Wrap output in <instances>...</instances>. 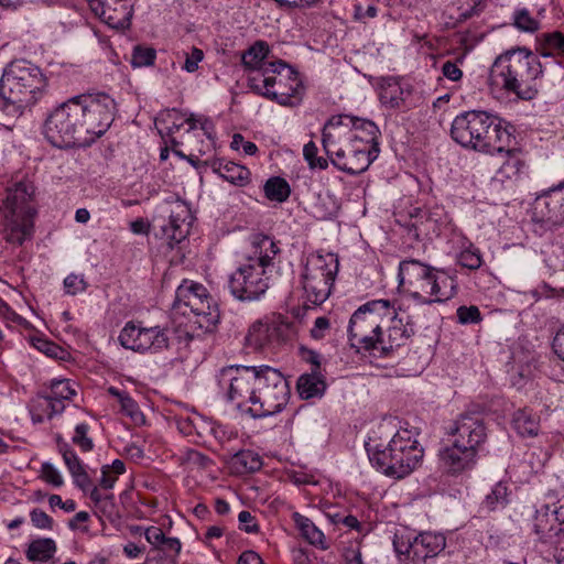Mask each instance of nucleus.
Masks as SVG:
<instances>
[{
  "instance_id": "nucleus-13",
  "label": "nucleus",
  "mask_w": 564,
  "mask_h": 564,
  "mask_svg": "<svg viewBox=\"0 0 564 564\" xmlns=\"http://www.w3.org/2000/svg\"><path fill=\"white\" fill-rule=\"evenodd\" d=\"M387 300H372L359 306L348 325V340L352 348L375 350L383 343L382 323L386 322Z\"/></svg>"
},
{
  "instance_id": "nucleus-47",
  "label": "nucleus",
  "mask_w": 564,
  "mask_h": 564,
  "mask_svg": "<svg viewBox=\"0 0 564 564\" xmlns=\"http://www.w3.org/2000/svg\"><path fill=\"white\" fill-rule=\"evenodd\" d=\"M89 425L86 423L77 424L72 442L80 448L82 452H90L94 448V442L88 436Z\"/></svg>"
},
{
  "instance_id": "nucleus-11",
  "label": "nucleus",
  "mask_w": 564,
  "mask_h": 564,
  "mask_svg": "<svg viewBox=\"0 0 564 564\" xmlns=\"http://www.w3.org/2000/svg\"><path fill=\"white\" fill-rule=\"evenodd\" d=\"M34 187L26 180H20L7 188L1 206L3 238L9 243L22 245L32 235Z\"/></svg>"
},
{
  "instance_id": "nucleus-29",
  "label": "nucleus",
  "mask_w": 564,
  "mask_h": 564,
  "mask_svg": "<svg viewBox=\"0 0 564 564\" xmlns=\"http://www.w3.org/2000/svg\"><path fill=\"white\" fill-rule=\"evenodd\" d=\"M56 442L58 452L74 479V484L82 490H87L91 485V480L77 454L61 436L56 437Z\"/></svg>"
},
{
  "instance_id": "nucleus-24",
  "label": "nucleus",
  "mask_w": 564,
  "mask_h": 564,
  "mask_svg": "<svg viewBox=\"0 0 564 564\" xmlns=\"http://www.w3.org/2000/svg\"><path fill=\"white\" fill-rule=\"evenodd\" d=\"M532 528L538 540L551 545L554 549V553L563 546L558 534L556 514H554V510H551L549 505H543L535 511Z\"/></svg>"
},
{
  "instance_id": "nucleus-5",
  "label": "nucleus",
  "mask_w": 564,
  "mask_h": 564,
  "mask_svg": "<svg viewBox=\"0 0 564 564\" xmlns=\"http://www.w3.org/2000/svg\"><path fill=\"white\" fill-rule=\"evenodd\" d=\"M171 317L177 343L175 349L181 350L195 337L196 330H214L219 315L208 290L199 282L185 279L175 290Z\"/></svg>"
},
{
  "instance_id": "nucleus-55",
  "label": "nucleus",
  "mask_w": 564,
  "mask_h": 564,
  "mask_svg": "<svg viewBox=\"0 0 564 564\" xmlns=\"http://www.w3.org/2000/svg\"><path fill=\"white\" fill-rule=\"evenodd\" d=\"M204 59V52L198 47H192L189 53H186V58L182 69L187 73H194L198 69L199 63Z\"/></svg>"
},
{
  "instance_id": "nucleus-43",
  "label": "nucleus",
  "mask_w": 564,
  "mask_h": 564,
  "mask_svg": "<svg viewBox=\"0 0 564 564\" xmlns=\"http://www.w3.org/2000/svg\"><path fill=\"white\" fill-rule=\"evenodd\" d=\"M51 393L48 394L55 402L64 403L72 400L76 394V390L67 379H53L50 384Z\"/></svg>"
},
{
  "instance_id": "nucleus-4",
  "label": "nucleus",
  "mask_w": 564,
  "mask_h": 564,
  "mask_svg": "<svg viewBox=\"0 0 564 564\" xmlns=\"http://www.w3.org/2000/svg\"><path fill=\"white\" fill-rule=\"evenodd\" d=\"M370 463L384 475L401 479L413 473L422 463L424 449L416 434L401 429L391 435L384 425L372 431L365 442Z\"/></svg>"
},
{
  "instance_id": "nucleus-28",
  "label": "nucleus",
  "mask_w": 564,
  "mask_h": 564,
  "mask_svg": "<svg viewBox=\"0 0 564 564\" xmlns=\"http://www.w3.org/2000/svg\"><path fill=\"white\" fill-rule=\"evenodd\" d=\"M507 159L496 173V178L501 183L516 184L528 175V165L519 149L506 148Z\"/></svg>"
},
{
  "instance_id": "nucleus-33",
  "label": "nucleus",
  "mask_w": 564,
  "mask_h": 564,
  "mask_svg": "<svg viewBox=\"0 0 564 564\" xmlns=\"http://www.w3.org/2000/svg\"><path fill=\"white\" fill-rule=\"evenodd\" d=\"M296 386L299 394L305 400L322 395L326 389L323 376L316 370L302 375Z\"/></svg>"
},
{
  "instance_id": "nucleus-62",
  "label": "nucleus",
  "mask_w": 564,
  "mask_h": 564,
  "mask_svg": "<svg viewBox=\"0 0 564 564\" xmlns=\"http://www.w3.org/2000/svg\"><path fill=\"white\" fill-rule=\"evenodd\" d=\"M442 73L452 82H458L463 77L462 69L453 62H445L442 66Z\"/></svg>"
},
{
  "instance_id": "nucleus-23",
  "label": "nucleus",
  "mask_w": 564,
  "mask_h": 564,
  "mask_svg": "<svg viewBox=\"0 0 564 564\" xmlns=\"http://www.w3.org/2000/svg\"><path fill=\"white\" fill-rule=\"evenodd\" d=\"M271 48L270 45L262 40L256 41L247 51H245L241 55V63L245 69L248 72V85L251 87L253 85L252 78L256 77V74L264 75L269 72V68H272L274 62H279L280 59H271Z\"/></svg>"
},
{
  "instance_id": "nucleus-36",
  "label": "nucleus",
  "mask_w": 564,
  "mask_h": 564,
  "mask_svg": "<svg viewBox=\"0 0 564 564\" xmlns=\"http://www.w3.org/2000/svg\"><path fill=\"white\" fill-rule=\"evenodd\" d=\"M230 464L237 474H248L259 470L262 466V460L252 451H240L232 456Z\"/></svg>"
},
{
  "instance_id": "nucleus-15",
  "label": "nucleus",
  "mask_w": 564,
  "mask_h": 564,
  "mask_svg": "<svg viewBox=\"0 0 564 564\" xmlns=\"http://www.w3.org/2000/svg\"><path fill=\"white\" fill-rule=\"evenodd\" d=\"M445 545V536L441 533L423 532L414 538L395 533L393 539L394 550L405 564H424L440 554Z\"/></svg>"
},
{
  "instance_id": "nucleus-52",
  "label": "nucleus",
  "mask_w": 564,
  "mask_h": 564,
  "mask_svg": "<svg viewBox=\"0 0 564 564\" xmlns=\"http://www.w3.org/2000/svg\"><path fill=\"white\" fill-rule=\"evenodd\" d=\"M458 4V10L460 11V17L464 19H468L478 14L487 0H456Z\"/></svg>"
},
{
  "instance_id": "nucleus-39",
  "label": "nucleus",
  "mask_w": 564,
  "mask_h": 564,
  "mask_svg": "<svg viewBox=\"0 0 564 564\" xmlns=\"http://www.w3.org/2000/svg\"><path fill=\"white\" fill-rule=\"evenodd\" d=\"M56 551L54 540L45 538L32 541L26 550V557L32 561H48Z\"/></svg>"
},
{
  "instance_id": "nucleus-58",
  "label": "nucleus",
  "mask_w": 564,
  "mask_h": 564,
  "mask_svg": "<svg viewBox=\"0 0 564 564\" xmlns=\"http://www.w3.org/2000/svg\"><path fill=\"white\" fill-rule=\"evenodd\" d=\"M378 14V8L375 4H369L366 8L359 3L356 2L354 4V20L365 23L369 19L376 18Z\"/></svg>"
},
{
  "instance_id": "nucleus-16",
  "label": "nucleus",
  "mask_w": 564,
  "mask_h": 564,
  "mask_svg": "<svg viewBox=\"0 0 564 564\" xmlns=\"http://www.w3.org/2000/svg\"><path fill=\"white\" fill-rule=\"evenodd\" d=\"M118 340L123 349L134 352L148 350L160 351L173 348V338L169 337L165 329L155 327H141L132 322L127 323L120 330Z\"/></svg>"
},
{
  "instance_id": "nucleus-3",
  "label": "nucleus",
  "mask_w": 564,
  "mask_h": 564,
  "mask_svg": "<svg viewBox=\"0 0 564 564\" xmlns=\"http://www.w3.org/2000/svg\"><path fill=\"white\" fill-rule=\"evenodd\" d=\"M379 135L380 130L373 121L341 113L332 116L324 124L322 144L334 166L359 174L378 158Z\"/></svg>"
},
{
  "instance_id": "nucleus-6",
  "label": "nucleus",
  "mask_w": 564,
  "mask_h": 564,
  "mask_svg": "<svg viewBox=\"0 0 564 564\" xmlns=\"http://www.w3.org/2000/svg\"><path fill=\"white\" fill-rule=\"evenodd\" d=\"M398 280L401 292L420 306L445 303L458 291L454 273L415 259L399 263Z\"/></svg>"
},
{
  "instance_id": "nucleus-57",
  "label": "nucleus",
  "mask_w": 564,
  "mask_h": 564,
  "mask_svg": "<svg viewBox=\"0 0 564 564\" xmlns=\"http://www.w3.org/2000/svg\"><path fill=\"white\" fill-rule=\"evenodd\" d=\"M30 518L32 524L41 530H52L53 528V519L41 509H33L30 512Z\"/></svg>"
},
{
  "instance_id": "nucleus-63",
  "label": "nucleus",
  "mask_w": 564,
  "mask_h": 564,
  "mask_svg": "<svg viewBox=\"0 0 564 564\" xmlns=\"http://www.w3.org/2000/svg\"><path fill=\"white\" fill-rule=\"evenodd\" d=\"M129 228L134 235H148L151 229V225L143 218L134 219L130 223Z\"/></svg>"
},
{
  "instance_id": "nucleus-18",
  "label": "nucleus",
  "mask_w": 564,
  "mask_h": 564,
  "mask_svg": "<svg viewBox=\"0 0 564 564\" xmlns=\"http://www.w3.org/2000/svg\"><path fill=\"white\" fill-rule=\"evenodd\" d=\"M446 435L454 442L478 455L486 444L488 430L478 413H463L446 429Z\"/></svg>"
},
{
  "instance_id": "nucleus-26",
  "label": "nucleus",
  "mask_w": 564,
  "mask_h": 564,
  "mask_svg": "<svg viewBox=\"0 0 564 564\" xmlns=\"http://www.w3.org/2000/svg\"><path fill=\"white\" fill-rule=\"evenodd\" d=\"M413 218L412 226L416 235L425 237L440 236L449 223L446 212L438 206L427 210L417 209Z\"/></svg>"
},
{
  "instance_id": "nucleus-8",
  "label": "nucleus",
  "mask_w": 564,
  "mask_h": 564,
  "mask_svg": "<svg viewBox=\"0 0 564 564\" xmlns=\"http://www.w3.org/2000/svg\"><path fill=\"white\" fill-rule=\"evenodd\" d=\"M543 75L540 58L530 48L518 46L498 55L490 69V82L508 94L530 100L539 89Z\"/></svg>"
},
{
  "instance_id": "nucleus-27",
  "label": "nucleus",
  "mask_w": 564,
  "mask_h": 564,
  "mask_svg": "<svg viewBox=\"0 0 564 564\" xmlns=\"http://www.w3.org/2000/svg\"><path fill=\"white\" fill-rule=\"evenodd\" d=\"M176 426L180 433L192 437L195 442L206 443L210 436L217 437L218 427L215 422L198 414L178 417Z\"/></svg>"
},
{
  "instance_id": "nucleus-50",
  "label": "nucleus",
  "mask_w": 564,
  "mask_h": 564,
  "mask_svg": "<svg viewBox=\"0 0 564 564\" xmlns=\"http://www.w3.org/2000/svg\"><path fill=\"white\" fill-rule=\"evenodd\" d=\"M540 42L544 43L550 50H553L561 57H564V34L558 31L543 33Z\"/></svg>"
},
{
  "instance_id": "nucleus-53",
  "label": "nucleus",
  "mask_w": 564,
  "mask_h": 564,
  "mask_svg": "<svg viewBox=\"0 0 564 564\" xmlns=\"http://www.w3.org/2000/svg\"><path fill=\"white\" fill-rule=\"evenodd\" d=\"M64 288L67 294L76 295L87 289V283L83 275L72 273L65 278Z\"/></svg>"
},
{
  "instance_id": "nucleus-42",
  "label": "nucleus",
  "mask_w": 564,
  "mask_h": 564,
  "mask_svg": "<svg viewBox=\"0 0 564 564\" xmlns=\"http://www.w3.org/2000/svg\"><path fill=\"white\" fill-rule=\"evenodd\" d=\"M126 471V465L121 459H115L109 465H104L101 468V477L99 485L104 489L113 488L118 476Z\"/></svg>"
},
{
  "instance_id": "nucleus-31",
  "label": "nucleus",
  "mask_w": 564,
  "mask_h": 564,
  "mask_svg": "<svg viewBox=\"0 0 564 564\" xmlns=\"http://www.w3.org/2000/svg\"><path fill=\"white\" fill-rule=\"evenodd\" d=\"M340 209L338 198L329 191H321L311 205V214L319 220H328L337 216Z\"/></svg>"
},
{
  "instance_id": "nucleus-64",
  "label": "nucleus",
  "mask_w": 564,
  "mask_h": 564,
  "mask_svg": "<svg viewBox=\"0 0 564 564\" xmlns=\"http://www.w3.org/2000/svg\"><path fill=\"white\" fill-rule=\"evenodd\" d=\"M237 564H264L262 558L254 551H245L238 558Z\"/></svg>"
},
{
  "instance_id": "nucleus-45",
  "label": "nucleus",
  "mask_w": 564,
  "mask_h": 564,
  "mask_svg": "<svg viewBox=\"0 0 564 564\" xmlns=\"http://www.w3.org/2000/svg\"><path fill=\"white\" fill-rule=\"evenodd\" d=\"M0 318L6 323L7 326H22L28 328L30 323L13 311L7 302L0 297Z\"/></svg>"
},
{
  "instance_id": "nucleus-59",
  "label": "nucleus",
  "mask_w": 564,
  "mask_h": 564,
  "mask_svg": "<svg viewBox=\"0 0 564 564\" xmlns=\"http://www.w3.org/2000/svg\"><path fill=\"white\" fill-rule=\"evenodd\" d=\"M238 521H239V529L245 531L246 533H258L259 532V525L257 523L256 517L247 511L242 510L238 514Z\"/></svg>"
},
{
  "instance_id": "nucleus-30",
  "label": "nucleus",
  "mask_w": 564,
  "mask_h": 564,
  "mask_svg": "<svg viewBox=\"0 0 564 564\" xmlns=\"http://www.w3.org/2000/svg\"><path fill=\"white\" fill-rule=\"evenodd\" d=\"M214 172L232 185L243 187L250 183V171L231 161L219 160L214 164Z\"/></svg>"
},
{
  "instance_id": "nucleus-38",
  "label": "nucleus",
  "mask_w": 564,
  "mask_h": 564,
  "mask_svg": "<svg viewBox=\"0 0 564 564\" xmlns=\"http://www.w3.org/2000/svg\"><path fill=\"white\" fill-rule=\"evenodd\" d=\"M456 262L468 270H477L484 263L482 253L474 243L465 241L456 253Z\"/></svg>"
},
{
  "instance_id": "nucleus-48",
  "label": "nucleus",
  "mask_w": 564,
  "mask_h": 564,
  "mask_svg": "<svg viewBox=\"0 0 564 564\" xmlns=\"http://www.w3.org/2000/svg\"><path fill=\"white\" fill-rule=\"evenodd\" d=\"M317 145L315 142L310 141L303 148V155L311 169L325 170L328 166V161L322 156H317Z\"/></svg>"
},
{
  "instance_id": "nucleus-34",
  "label": "nucleus",
  "mask_w": 564,
  "mask_h": 564,
  "mask_svg": "<svg viewBox=\"0 0 564 564\" xmlns=\"http://www.w3.org/2000/svg\"><path fill=\"white\" fill-rule=\"evenodd\" d=\"M512 426L521 436H536L540 431V417L531 410H518L513 414Z\"/></svg>"
},
{
  "instance_id": "nucleus-7",
  "label": "nucleus",
  "mask_w": 564,
  "mask_h": 564,
  "mask_svg": "<svg viewBox=\"0 0 564 564\" xmlns=\"http://www.w3.org/2000/svg\"><path fill=\"white\" fill-rule=\"evenodd\" d=\"M280 251L271 237L256 236L250 254L229 275L228 286L232 296L240 301L260 300L271 285L274 260Z\"/></svg>"
},
{
  "instance_id": "nucleus-2",
  "label": "nucleus",
  "mask_w": 564,
  "mask_h": 564,
  "mask_svg": "<svg viewBox=\"0 0 564 564\" xmlns=\"http://www.w3.org/2000/svg\"><path fill=\"white\" fill-rule=\"evenodd\" d=\"M220 384L238 408L249 405L254 419L281 412L289 402L290 387L282 372L273 367L230 366L220 371Z\"/></svg>"
},
{
  "instance_id": "nucleus-1",
  "label": "nucleus",
  "mask_w": 564,
  "mask_h": 564,
  "mask_svg": "<svg viewBox=\"0 0 564 564\" xmlns=\"http://www.w3.org/2000/svg\"><path fill=\"white\" fill-rule=\"evenodd\" d=\"M115 111L116 102L107 94L76 96L48 113L43 134L61 149L88 145L110 128Z\"/></svg>"
},
{
  "instance_id": "nucleus-19",
  "label": "nucleus",
  "mask_w": 564,
  "mask_h": 564,
  "mask_svg": "<svg viewBox=\"0 0 564 564\" xmlns=\"http://www.w3.org/2000/svg\"><path fill=\"white\" fill-rule=\"evenodd\" d=\"M159 212L161 217L167 218L162 225L163 235L171 242H181L185 239L193 221L188 204L180 198L169 197L160 204Z\"/></svg>"
},
{
  "instance_id": "nucleus-56",
  "label": "nucleus",
  "mask_w": 564,
  "mask_h": 564,
  "mask_svg": "<svg viewBox=\"0 0 564 564\" xmlns=\"http://www.w3.org/2000/svg\"><path fill=\"white\" fill-rule=\"evenodd\" d=\"M231 149L242 152L246 155H254L258 152L256 143L245 140V138L239 133L234 134Z\"/></svg>"
},
{
  "instance_id": "nucleus-40",
  "label": "nucleus",
  "mask_w": 564,
  "mask_h": 564,
  "mask_svg": "<svg viewBox=\"0 0 564 564\" xmlns=\"http://www.w3.org/2000/svg\"><path fill=\"white\" fill-rule=\"evenodd\" d=\"M512 25L520 32L532 34L540 30L541 23L527 8H516L512 13Z\"/></svg>"
},
{
  "instance_id": "nucleus-49",
  "label": "nucleus",
  "mask_w": 564,
  "mask_h": 564,
  "mask_svg": "<svg viewBox=\"0 0 564 564\" xmlns=\"http://www.w3.org/2000/svg\"><path fill=\"white\" fill-rule=\"evenodd\" d=\"M156 53L151 47L135 46L131 57L134 67L150 66L154 63Z\"/></svg>"
},
{
  "instance_id": "nucleus-14",
  "label": "nucleus",
  "mask_w": 564,
  "mask_h": 564,
  "mask_svg": "<svg viewBox=\"0 0 564 564\" xmlns=\"http://www.w3.org/2000/svg\"><path fill=\"white\" fill-rule=\"evenodd\" d=\"M339 261L335 253H313L302 271V289L305 301L312 305L324 303L330 295Z\"/></svg>"
},
{
  "instance_id": "nucleus-20",
  "label": "nucleus",
  "mask_w": 564,
  "mask_h": 564,
  "mask_svg": "<svg viewBox=\"0 0 564 564\" xmlns=\"http://www.w3.org/2000/svg\"><path fill=\"white\" fill-rule=\"evenodd\" d=\"M532 219L549 226L564 225V181L534 199Z\"/></svg>"
},
{
  "instance_id": "nucleus-25",
  "label": "nucleus",
  "mask_w": 564,
  "mask_h": 564,
  "mask_svg": "<svg viewBox=\"0 0 564 564\" xmlns=\"http://www.w3.org/2000/svg\"><path fill=\"white\" fill-rule=\"evenodd\" d=\"M386 322L390 324L388 326V337L387 339L383 338V343L380 345L382 352H392L406 344L412 335V329L403 324L399 317V308L390 300H387Z\"/></svg>"
},
{
  "instance_id": "nucleus-37",
  "label": "nucleus",
  "mask_w": 564,
  "mask_h": 564,
  "mask_svg": "<svg viewBox=\"0 0 564 564\" xmlns=\"http://www.w3.org/2000/svg\"><path fill=\"white\" fill-rule=\"evenodd\" d=\"M263 192L270 202L284 203L291 195V187L283 177L272 176L264 183Z\"/></svg>"
},
{
  "instance_id": "nucleus-10",
  "label": "nucleus",
  "mask_w": 564,
  "mask_h": 564,
  "mask_svg": "<svg viewBox=\"0 0 564 564\" xmlns=\"http://www.w3.org/2000/svg\"><path fill=\"white\" fill-rule=\"evenodd\" d=\"M46 77L34 64L20 59L12 62L0 79V110L10 117H20L43 96Z\"/></svg>"
},
{
  "instance_id": "nucleus-22",
  "label": "nucleus",
  "mask_w": 564,
  "mask_h": 564,
  "mask_svg": "<svg viewBox=\"0 0 564 564\" xmlns=\"http://www.w3.org/2000/svg\"><path fill=\"white\" fill-rule=\"evenodd\" d=\"M477 460V455L465 446L451 440V443L438 452V465L446 475L458 476L471 469Z\"/></svg>"
},
{
  "instance_id": "nucleus-54",
  "label": "nucleus",
  "mask_w": 564,
  "mask_h": 564,
  "mask_svg": "<svg viewBox=\"0 0 564 564\" xmlns=\"http://www.w3.org/2000/svg\"><path fill=\"white\" fill-rule=\"evenodd\" d=\"M41 475L47 484L54 487H61L64 484L62 475L51 463L42 464Z\"/></svg>"
},
{
  "instance_id": "nucleus-46",
  "label": "nucleus",
  "mask_w": 564,
  "mask_h": 564,
  "mask_svg": "<svg viewBox=\"0 0 564 564\" xmlns=\"http://www.w3.org/2000/svg\"><path fill=\"white\" fill-rule=\"evenodd\" d=\"M121 405V412L129 416L133 423L143 424L144 415L141 412L138 403L127 393L119 401Z\"/></svg>"
},
{
  "instance_id": "nucleus-44",
  "label": "nucleus",
  "mask_w": 564,
  "mask_h": 564,
  "mask_svg": "<svg viewBox=\"0 0 564 564\" xmlns=\"http://www.w3.org/2000/svg\"><path fill=\"white\" fill-rule=\"evenodd\" d=\"M508 488L502 482H497L490 494H488L482 501V506L489 510L494 511L500 506H505L507 503Z\"/></svg>"
},
{
  "instance_id": "nucleus-9",
  "label": "nucleus",
  "mask_w": 564,
  "mask_h": 564,
  "mask_svg": "<svg viewBox=\"0 0 564 564\" xmlns=\"http://www.w3.org/2000/svg\"><path fill=\"white\" fill-rule=\"evenodd\" d=\"M451 134L462 147L490 155L502 153L514 141L510 128L484 110L457 115L452 122Z\"/></svg>"
},
{
  "instance_id": "nucleus-21",
  "label": "nucleus",
  "mask_w": 564,
  "mask_h": 564,
  "mask_svg": "<svg viewBox=\"0 0 564 564\" xmlns=\"http://www.w3.org/2000/svg\"><path fill=\"white\" fill-rule=\"evenodd\" d=\"M91 11L113 29L129 26L134 2L131 0H88Z\"/></svg>"
},
{
  "instance_id": "nucleus-17",
  "label": "nucleus",
  "mask_w": 564,
  "mask_h": 564,
  "mask_svg": "<svg viewBox=\"0 0 564 564\" xmlns=\"http://www.w3.org/2000/svg\"><path fill=\"white\" fill-rule=\"evenodd\" d=\"M294 330L285 325L273 326L258 319L250 325L245 337V346L252 350H286L292 348Z\"/></svg>"
},
{
  "instance_id": "nucleus-51",
  "label": "nucleus",
  "mask_w": 564,
  "mask_h": 564,
  "mask_svg": "<svg viewBox=\"0 0 564 564\" xmlns=\"http://www.w3.org/2000/svg\"><path fill=\"white\" fill-rule=\"evenodd\" d=\"M457 319L460 324H477L481 321V314L477 306H459L456 311Z\"/></svg>"
},
{
  "instance_id": "nucleus-41",
  "label": "nucleus",
  "mask_w": 564,
  "mask_h": 564,
  "mask_svg": "<svg viewBox=\"0 0 564 564\" xmlns=\"http://www.w3.org/2000/svg\"><path fill=\"white\" fill-rule=\"evenodd\" d=\"M299 528L302 532V535L312 544L315 546H319L322 550H326L328 545L325 543V535L324 533L315 527V524L305 517H300L299 520H296Z\"/></svg>"
},
{
  "instance_id": "nucleus-35",
  "label": "nucleus",
  "mask_w": 564,
  "mask_h": 564,
  "mask_svg": "<svg viewBox=\"0 0 564 564\" xmlns=\"http://www.w3.org/2000/svg\"><path fill=\"white\" fill-rule=\"evenodd\" d=\"M410 94L409 86H403L397 80H390L382 86L380 99L386 106L397 108L406 100Z\"/></svg>"
},
{
  "instance_id": "nucleus-12",
  "label": "nucleus",
  "mask_w": 564,
  "mask_h": 564,
  "mask_svg": "<svg viewBox=\"0 0 564 564\" xmlns=\"http://www.w3.org/2000/svg\"><path fill=\"white\" fill-rule=\"evenodd\" d=\"M271 67L264 75L256 74L250 88L281 106H297L304 91L297 74L282 61L274 62Z\"/></svg>"
},
{
  "instance_id": "nucleus-60",
  "label": "nucleus",
  "mask_w": 564,
  "mask_h": 564,
  "mask_svg": "<svg viewBox=\"0 0 564 564\" xmlns=\"http://www.w3.org/2000/svg\"><path fill=\"white\" fill-rule=\"evenodd\" d=\"M330 328L329 319L325 316H319L315 319L314 325L311 329L312 337L322 339Z\"/></svg>"
},
{
  "instance_id": "nucleus-61",
  "label": "nucleus",
  "mask_w": 564,
  "mask_h": 564,
  "mask_svg": "<svg viewBox=\"0 0 564 564\" xmlns=\"http://www.w3.org/2000/svg\"><path fill=\"white\" fill-rule=\"evenodd\" d=\"M144 536H145V540L156 549H159L161 546V544L165 538L162 529H160L158 527H150V528L145 529Z\"/></svg>"
},
{
  "instance_id": "nucleus-32",
  "label": "nucleus",
  "mask_w": 564,
  "mask_h": 564,
  "mask_svg": "<svg viewBox=\"0 0 564 564\" xmlns=\"http://www.w3.org/2000/svg\"><path fill=\"white\" fill-rule=\"evenodd\" d=\"M65 404L55 402L50 395L37 394L30 405L32 421L34 423H42L50 420L55 414L64 411Z\"/></svg>"
}]
</instances>
